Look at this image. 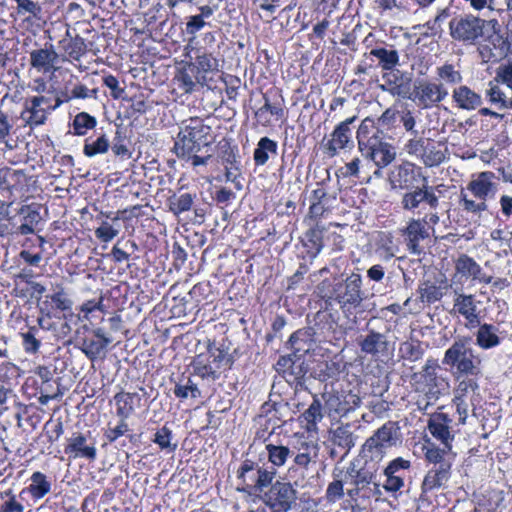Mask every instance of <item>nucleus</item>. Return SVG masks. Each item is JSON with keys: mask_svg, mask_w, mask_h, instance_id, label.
<instances>
[{"mask_svg": "<svg viewBox=\"0 0 512 512\" xmlns=\"http://www.w3.org/2000/svg\"><path fill=\"white\" fill-rule=\"evenodd\" d=\"M210 133L211 127L199 117L182 121L174 143V153L177 157H191L193 152H200L210 145Z\"/></svg>", "mask_w": 512, "mask_h": 512, "instance_id": "3", "label": "nucleus"}, {"mask_svg": "<svg viewBox=\"0 0 512 512\" xmlns=\"http://www.w3.org/2000/svg\"><path fill=\"white\" fill-rule=\"evenodd\" d=\"M455 270L463 277L471 278L479 283L488 284L492 281V276L483 272L481 266L470 256L462 254L455 262Z\"/></svg>", "mask_w": 512, "mask_h": 512, "instance_id": "20", "label": "nucleus"}, {"mask_svg": "<svg viewBox=\"0 0 512 512\" xmlns=\"http://www.w3.org/2000/svg\"><path fill=\"white\" fill-rule=\"evenodd\" d=\"M103 83L110 89V95L113 99L125 100V89L119 85V81L113 75H107L103 78Z\"/></svg>", "mask_w": 512, "mask_h": 512, "instance_id": "60", "label": "nucleus"}, {"mask_svg": "<svg viewBox=\"0 0 512 512\" xmlns=\"http://www.w3.org/2000/svg\"><path fill=\"white\" fill-rule=\"evenodd\" d=\"M322 396L330 416L345 417L362 403L360 396L352 391L325 392Z\"/></svg>", "mask_w": 512, "mask_h": 512, "instance_id": "10", "label": "nucleus"}, {"mask_svg": "<svg viewBox=\"0 0 512 512\" xmlns=\"http://www.w3.org/2000/svg\"><path fill=\"white\" fill-rule=\"evenodd\" d=\"M378 137H380V131L375 127L374 121L370 118H365L356 132L358 149L364 148V145H368V143Z\"/></svg>", "mask_w": 512, "mask_h": 512, "instance_id": "30", "label": "nucleus"}, {"mask_svg": "<svg viewBox=\"0 0 512 512\" xmlns=\"http://www.w3.org/2000/svg\"><path fill=\"white\" fill-rule=\"evenodd\" d=\"M479 389V385L477 381L470 376H466L465 379L459 381L454 393V398L456 399H465L466 396L473 392L475 393Z\"/></svg>", "mask_w": 512, "mask_h": 512, "instance_id": "54", "label": "nucleus"}, {"mask_svg": "<svg viewBox=\"0 0 512 512\" xmlns=\"http://www.w3.org/2000/svg\"><path fill=\"white\" fill-rule=\"evenodd\" d=\"M411 467V461L403 457H397L389 462L384 469V474L399 475L401 470H408Z\"/></svg>", "mask_w": 512, "mask_h": 512, "instance_id": "61", "label": "nucleus"}, {"mask_svg": "<svg viewBox=\"0 0 512 512\" xmlns=\"http://www.w3.org/2000/svg\"><path fill=\"white\" fill-rule=\"evenodd\" d=\"M429 140L424 139L423 137L412 136L404 145V151L410 155L415 156L417 158H421L424 149L426 147V142Z\"/></svg>", "mask_w": 512, "mask_h": 512, "instance_id": "53", "label": "nucleus"}, {"mask_svg": "<svg viewBox=\"0 0 512 512\" xmlns=\"http://www.w3.org/2000/svg\"><path fill=\"white\" fill-rule=\"evenodd\" d=\"M400 439L401 433L398 422L387 421L364 443L363 458L381 461L385 456L386 448L395 446L400 442Z\"/></svg>", "mask_w": 512, "mask_h": 512, "instance_id": "5", "label": "nucleus"}, {"mask_svg": "<svg viewBox=\"0 0 512 512\" xmlns=\"http://www.w3.org/2000/svg\"><path fill=\"white\" fill-rule=\"evenodd\" d=\"M448 96L443 84L421 81L414 85L413 92L408 96L418 107L422 109L432 108Z\"/></svg>", "mask_w": 512, "mask_h": 512, "instance_id": "11", "label": "nucleus"}, {"mask_svg": "<svg viewBox=\"0 0 512 512\" xmlns=\"http://www.w3.org/2000/svg\"><path fill=\"white\" fill-rule=\"evenodd\" d=\"M97 120L94 116L86 112L78 113L72 122L73 134L77 136H84L89 130L96 127Z\"/></svg>", "mask_w": 512, "mask_h": 512, "instance_id": "37", "label": "nucleus"}, {"mask_svg": "<svg viewBox=\"0 0 512 512\" xmlns=\"http://www.w3.org/2000/svg\"><path fill=\"white\" fill-rule=\"evenodd\" d=\"M277 142L269 137H262L253 153V159L257 166H262L269 160V155L277 154Z\"/></svg>", "mask_w": 512, "mask_h": 512, "instance_id": "29", "label": "nucleus"}, {"mask_svg": "<svg viewBox=\"0 0 512 512\" xmlns=\"http://www.w3.org/2000/svg\"><path fill=\"white\" fill-rule=\"evenodd\" d=\"M110 342L111 339H105L104 342H100L95 339L85 338L82 341L80 350L89 360L94 361L104 353Z\"/></svg>", "mask_w": 512, "mask_h": 512, "instance_id": "36", "label": "nucleus"}, {"mask_svg": "<svg viewBox=\"0 0 512 512\" xmlns=\"http://www.w3.org/2000/svg\"><path fill=\"white\" fill-rule=\"evenodd\" d=\"M360 350L365 355L379 360L388 357L390 352V343L387 336L375 330H369L358 340Z\"/></svg>", "mask_w": 512, "mask_h": 512, "instance_id": "16", "label": "nucleus"}, {"mask_svg": "<svg viewBox=\"0 0 512 512\" xmlns=\"http://www.w3.org/2000/svg\"><path fill=\"white\" fill-rule=\"evenodd\" d=\"M418 292L421 301L428 304H432L439 301L444 295L442 288L430 281L423 282L419 286Z\"/></svg>", "mask_w": 512, "mask_h": 512, "instance_id": "40", "label": "nucleus"}, {"mask_svg": "<svg viewBox=\"0 0 512 512\" xmlns=\"http://www.w3.org/2000/svg\"><path fill=\"white\" fill-rule=\"evenodd\" d=\"M291 454L294 453H310L313 455L319 454V445L313 441L310 440L305 435H295L293 437V440L291 442Z\"/></svg>", "mask_w": 512, "mask_h": 512, "instance_id": "39", "label": "nucleus"}, {"mask_svg": "<svg viewBox=\"0 0 512 512\" xmlns=\"http://www.w3.org/2000/svg\"><path fill=\"white\" fill-rule=\"evenodd\" d=\"M356 120L357 116H352L336 125L330 138L324 143L325 153L329 157L336 156L340 150L346 149L352 144V125Z\"/></svg>", "mask_w": 512, "mask_h": 512, "instance_id": "15", "label": "nucleus"}, {"mask_svg": "<svg viewBox=\"0 0 512 512\" xmlns=\"http://www.w3.org/2000/svg\"><path fill=\"white\" fill-rule=\"evenodd\" d=\"M316 292L329 304L335 301L344 313L357 309L365 299L359 273H351L345 279H325L317 285Z\"/></svg>", "mask_w": 512, "mask_h": 512, "instance_id": "1", "label": "nucleus"}, {"mask_svg": "<svg viewBox=\"0 0 512 512\" xmlns=\"http://www.w3.org/2000/svg\"><path fill=\"white\" fill-rule=\"evenodd\" d=\"M485 95L488 101L498 109L506 110L512 108V101L500 87V84L493 79L487 83Z\"/></svg>", "mask_w": 512, "mask_h": 512, "instance_id": "28", "label": "nucleus"}, {"mask_svg": "<svg viewBox=\"0 0 512 512\" xmlns=\"http://www.w3.org/2000/svg\"><path fill=\"white\" fill-rule=\"evenodd\" d=\"M17 4V12L20 15H27L36 19L40 18L42 8L32 0H13Z\"/></svg>", "mask_w": 512, "mask_h": 512, "instance_id": "51", "label": "nucleus"}, {"mask_svg": "<svg viewBox=\"0 0 512 512\" xmlns=\"http://www.w3.org/2000/svg\"><path fill=\"white\" fill-rule=\"evenodd\" d=\"M65 453L73 458H86L91 461L95 460L97 457L95 445H87V438L82 433H74L68 439Z\"/></svg>", "mask_w": 512, "mask_h": 512, "instance_id": "21", "label": "nucleus"}, {"mask_svg": "<svg viewBox=\"0 0 512 512\" xmlns=\"http://www.w3.org/2000/svg\"><path fill=\"white\" fill-rule=\"evenodd\" d=\"M270 512H289L297 501V490L289 482L276 481L262 497Z\"/></svg>", "mask_w": 512, "mask_h": 512, "instance_id": "7", "label": "nucleus"}, {"mask_svg": "<svg viewBox=\"0 0 512 512\" xmlns=\"http://www.w3.org/2000/svg\"><path fill=\"white\" fill-rule=\"evenodd\" d=\"M459 205L464 212L471 214L473 217L477 216L478 218L488 209L486 201L476 198L472 199L463 190L460 193Z\"/></svg>", "mask_w": 512, "mask_h": 512, "instance_id": "35", "label": "nucleus"}, {"mask_svg": "<svg viewBox=\"0 0 512 512\" xmlns=\"http://www.w3.org/2000/svg\"><path fill=\"white\" fill-rule=\"evenodd\" d=\"M398 248L394 244L393 237L390 234L383 233L377 244V252L383 260L392 259L397 252Z\"/></svg>", "mask_w": 512, "mask_h": 512, "instance_id": "44", "label": "nucleus"}, {"mask_svg": "<svg viewBox=\"0 0 512 512\" xmlns=\"http://www.w3.org/2000/svg\"><path fill=\"white\" fill-rule=\"evenodd\" d=\"M474 294H466L461 289H455L453 292V307L450 310L451 315L462 316L465 319V327L474 329L480 325V310Z\"/></svg>", "mask_w": 512, "mask_h": 512, "instance_id": "9", "label": "nucleus"}, {"mask_svg": "<svg viewBox=\"0 0 512 512\" xmlns=\"http://www.w3.org/2000/svg\"><path fill=\"white\" fill-rule=\"evenodd\" d=\"M470 337H460L445 351L442 364L461 376L481 375L482 360L470 345Z\"/></svg>", "mask_w": 512, "mask_h": 512, "instance_id": "4", "label": "nucleus"}, {"mask_svg": "<svg viewBox=\"0 0 512 512\" xmlns=\"http://www.w3.org/2000/svg\"><path fill=\"white\" fill-rule=\"evenodd\" d=\"M400 203L406 211L414 212L422 208L423 205H428L430 209L434 210L439 205V198L433 187L423 184L421 187H414L406 191L402 195Z\"/></svg>", "mask_w": 512, "mask_h": 512, "instance_id": "13", "label": "nucleus"}, {"mask_svg": "<svg viewBox=\"0 0 512 512\" xmlns=\"http://www.w3.org/2000/svg\"><path fill=\"white\" fill-rule=\"evenodd\" d=\"M437 75L441 80L448 84H459L463 79L460 71L456 70L451 64H445L438 67Z\"/></svg>", "mask_w": 512, "mask_h": 512, "instance_id": "52", "label": "nucleus"}, {"mask_svg": "<svg viewBox=\"0 0 512 512\" xmlns=\"http://www.w3.org/2000/svg\"><path fill=\"white\" fill-rule=\"evenodd\" d=\"M22 173L16 170H1L0 171V191L7 193L9 196L15 188L16 182L22 177Z\"/></svg>", "mask_w": 512, "mask_h": 512, "instance_id": "47", "label": "nucleus"}, {"mask_svg": "<svg viewBox=\"0 0 512 512\" xmlns=\"http://www.w3.org/2000/svg\"><path fill=\"white\" fill-rule=\"evenodd\" d=\"M132 398L133 397L131 394H116L115 400L117 403V415L121 418V420L126 421V419L133 412Z\"/></svg>", "mask_w": 512, "mask_h": 512, "instance_id": "50", "label": "nucleus"}, {"mask_svg": "<svg viewBox=\"0 0 512 512\" xmlns=\"http://www.w3.org/2000/svg\"><path fill=\"white\" fill-rule=\"evenodd\" d=\"M179 87L185 93L194 91L196 84H204L206 81L205 75H199L196 71V65L193 63L187 64L176 76Z\"/></svg>", "mask_w": 512, "mask_h": 512, "instance_id": "25", "label": "nucleus"}, {"mask_svg": "<svg viewBox=\"0 0 512 512\" xmlns=\"http://www.w3.org/2000/svg\"><path fill=\"white\" fill-rule=\"evenodd\" d=\"M400 232L405 239L407 249L414 255H420L422 253L420 242L428 239L431 235L430 231H428L427 227L419 218L409 219L407 225L402 228Z\"/></svg>", "mask_w": 512, "mask_h": 512, "instance_id": "17", "label": "nucleus"}, {"mask_svg": "<svg viewBox=\"0 0 512 512\" xmlns=\"http://www.w3.org/2000/svg\"><path fill=\"white\" fill-rule=\"evenodd\" d=\"M25 108L21 113V118L30 126L42 125L47 119V109L38 105L31 98L25 100Z\"/></svg>", "mask_w": 512, "mask_h": 512, "instance_id": "27", "label": "nucleus"}, {"mask_svg": "<svg viewBox=\"0 0 512 512\" xmlns=\"http://www.w3.org/2000/svg\"><path fill=\"white\" fill-rule=\"evenodd\" d=\"M129 431V426L126 421L120 420L119 424L114 428H108L105 431L106 439L112 443L116 441L119 437L123 436L126 432Z\"/></svg>", "mask_w": 512, "mask_h": 512, "instance_id": "64", "label": "nucleus"}, {"mask_svg": "<svg viewBox=\"0 0 512 512\" xmlns=\"http://www.w3.org/2000/svg\"><path fill=\"white\" fill-rule=\"evenodd\" d=\"M379 462L372 458H365L362 466L352 462L347 468L346 475L350 479V483L359 488H366L373 484L375 488L379 489L377 482L379 472Z\"/></svg>", "mask_w": 512, "mask_h": 512, "instance_id": "14", "label": "nucleus"}, {"mask_svg": "<svg viewBox=\"0 0 512 512\" xmlns=\"http://www.w3.org/2000/svg\"><path fill=\"white\" fill-rule=\"evenodd\" d=\"M57 60L58 54L52 45L30 52V64L39 72L47 73L54 70Z\"/></svg>", "mask_w": 512, "mask_h": 512, "instance_id": "23", "label": "nucleus"}, {"mask_svg": "<svg viewBox=\"0 0 512 512\" xmlns=\"http://www.w3.org/2000/svg\"><path fill=\"white\" fill-rule=\"evenodd\" d=\"M485 23L486 20L472 14L454 17L449 22L450 35L456 41L473 45L483 36Z\"/></svg>", "mask_w": 512, "mask_h": 512, "instance_id": "6", "label": "nucleus"}, {"mask_svg": "<svg viewBox=\"0 0 512 512\" xmlns=\"http://www.w3.org/2000/svg\"><path fill=\"white\" fill-rule=\"evenodd\" d=\"M452 420L445 413H434L428 421V430L442 445L452 446L454 434L451 430Z\"/></svg>", "mask_w": 512, "mask_h": 512, "instance_id": "19", "label": "nucleus"}, {"mask_svg": "<svg viewBox=\"0 0 512 512\" xmlns=\"http://www.w3.org/2000/svg\"><path fill=\"white\" fill-rule=\"evenodd\" d=\"M172 431L163 426L154 435L153 442L156 443L161 450H165L167 452H174L177 449V443H172Z\"/></svg>", "mask_w": 512, "mask_h": 512, "instance_id": "48", "label": "nucleus"}, {"mask_svg": "<svg viewBox=\"0 0 512 512\" xmlns=\"http://www.w3.org/2000/svg\"><path fill=\"white\" fill-rule=\"evenodd\" d=\"M174 395L179 399H186L189 396L193 399L201 397V391L190 378L185 383H177L174 387Z\"/></svg>", "mask_w": 512, "mask_h": 512, "instance_id": "45", "label": "nucleus"}, {"mask_svg": "<svg viewBox=\"0 0 512 512\" xmlns=\"http://www.w3.org/2000/svg\"><path fill=\"white\" fill-rule=\"evenodd\" d=\"M38 329L35 326L29 327L27 332L21 333L24 351L28 354H36L41 346L40 340L36 338Z\"/></svg>", "mask_w": 512, "mask_h": 512, "instance_id": "49", "label": "nucleus"}, {"mask_svg": "<svg viewBox=\"0 0 512 512\" xmlns=\"http://www.w3.org/2000/svg\"><path fill=\"white\" fill-rule=\"evenodd\" d=\"M452 99L459 109L472 111L481 107L482 96L466 85L455 88L452 92Z\"/></svg>", "mask_w": 512, "mask_h": 512, "instance_id": "22", "label": "nucleus"}, {"mask_svg": "<svg viewBox=\"0 0 512 512\" xmlns=\"http://www.w3.org/2000/svg\"><path fill=\"white\" fill-rule=\"evenodd\" d=\"M399 352L401 357L411 362L420 360L424 355L422 344L418 340L405 341L400 345Z\"/></svg>", "mask_w": 512, "mask_h": 512, "instance_id": "42", "label": "nucleus"}, {"mask_svg": "<svg viewBox=\"0 0 512 512\" xmlns=\"http://www.w3.org/2000/svg\"><path fill=\"white\" fill-rule=\"evenodd\" d=\"M425 459L433 464L422 482V491L429 492L444 487L451 477V468L456 454L452 446L443 445L442 448L430 441L423 447Z\"/></svg>", "mask_w": 512, "mask_h": 512, "instance_id": "2", "label": "nucleus"}, {"mask_svg": "<svg viewBox=\"0 0 512 512\" xmlns=\"http://www.w3.org/2000/svg\"><path fill=\"white\" fill-rule=\"evenodd\" d=\"M446 152L447 149L442 150L440 144L427 143L420 159L426 167H436L446 160Z\"/></svg>", "mask_w": 512, "mask_h": 512, "instance_id": "34", "label": "nucleus"}, {"mask_svg": "<svg viewBox=\"0 0 512 512\" xmlns=\"http://www.w3.org/2000/svg\"><path fill=\"white\" fill-rule=\"evenodd\" d=\"M303 417L307 422V431H316L318 422L323 418L322 405L319 399L314 398L309 408L303 413Z\"/></svg>", "mask_w": 512, "mask_h": 512, "instance_id": "41", "label": "nucleus"}, {"mask_svg": "<svg viewBox=\"0 0 512 512\" xmlns=\"http://www.w3.org/2000/svg\"><path fill=\"white\" fill-rule=\"evenodd\" d=\"M95 236L102 242H110L112 239H114L118 233L119 230L115 229L110 223L107 221H103L101 225L95 229Z\"/></svg>", "mask_w": 512, "mask_h": 512, "instance_id": "58", "label": "nucleus"}, {"mask_svg": "<svg viewBox=\"0 0 512 512\" xmlns=\"http://www.w3.org/2000/svg\"><path fill=\"white\" fill-rule=\"evenodd\" d=\"M344 496L343 482L342 480H334L329 483L326 489V499L328 502L334 503Z\"/></svg>", "mask_w": 512, "mask_h": 512, "instance_id": "62", "label": "nucleus"}, {"mask_svg": "<svg viewBox=\"0 0 512 512\" xmlns=\"http://www.w3.org/2000/svg\"><path fill=\"white\" fill-rule=\"evenodd\" d=\"M51 301L55 304L56 308L61 311L70 310L73 305V301L66 295L63 287L50 296Z\"/></svg>", "mask_w": 512, "mask_h": 512, "instance_id": "59", "label": "nucleus"}, {"mask_svg": "<svg viewBox=\"0 0 512 512\" xmlns=\"http://www.w3.org/2000/svg\"><path fill=\"white\" fill-rule=\"evenodd\" d=\"M193 369L194 374L202 379L216 380L219 376L216 369H214L211 364L203 363L199 359L195 360Z\"/></svg>", "mask_w": 512, "mask_h": 512, "instance_id": "57", "label": "nucleus"}, {"mask_svg": "<svg viewBox=\"0 0 512 512\" xmlns=\"http://www.w3.org/2000/svg\"><path fill=\"white\" fill-rule=\"evenodd\" d=\"M359 151L365 159L372 161L377 166L376 175H380V170L387 167L396 158L395 148L384 141L381 136L373 139L368 145H364V148Z\"/></svg>", "mask_w": 512, "mask_h": 512, "instance_id": "12", "label": "nucleus"}, {"mask_svg": "<svg viewBox=\"0 0 512 512\" xmlns=\"http://www.w3.org/2000/svg\"><path fill=\"white\" fill-rule=\"evenodd\" d=\"M29 480L30 484L22 489L20 496L27 492L34 501H38L51 492L52 483L44 473L36 471Z\"/></svg>", "mask_w": 512, "mask_h": 512, "instance_id": "24", "label": "nucleus"}, {"mask_svg": "<svg viewBox=\"0 0 512 512\" xmlns=\"http://www.w3.org/2000/svg\"><path fill=\"white\" fill-rule=\"evenodd\" d=\"M370 55L379 60V66L382 70H393L399 63V54L395 49H386L377 47L370 51Z\"/></svg>", "mask_w": 512, "mask_h": 512, "instance_id": "32", "label": "nucleus"}, {"mask_svg": "<svg viewBox=\"0 0 512 512\" xmlns=\"http://www.w3.org/2000/svg\"><path fill=\"white\" fill-rule=\"evenodd\" d=\"M478 327L475 334L476 345L483 349L488 350L498 346L501 343L500 337L497 335L498 328L492 324L483 323Z\"/></svg>", "mask_w": 512, "mask_h": 512, "instance_id": "26", "label": "nucleus"}, {"mask_svg": "<svg viewBox=\"0 0 512 512\" xmlns=\"http://www.w3.org/2000/svg\"><path fill=\"white\" fill-rule=\"evenodd\" d=\"M331 441L334 445L348 452L355 446V436L348 424L338 426L332 432Z\"/></svg>", "mask_w": 512, "mask_h": 512, "instance_id": "31", "label": "nucleus"}, {"mask_svg": "<svg viewBox=\"0 0 512 512\" xmlns=\"http://www.w3.org/2000/svg\"><path fill=\"white\" fill-rule=\"evenodd\" d=\"M193 64L196 65V71L199 75L218 71L219 67L218 60L212 54L207 53L197 55L196 62Z\"/></svg>", "mask_w": 512, "mask_h": 512, "instance_id": "46", "label": "nucleus"}, {"mask_svg": "<svg viewBox=\"0 0 512 512\" xmlns=\"http://www.w3.org/2000/svg\"><path fill=\"white\" fill-rule=\"evenodd\" d=\"M67 54L74 60H79L87 51L85 40L77 36L65 48Z\"/></svg>", "mask_w": 512, "mask_h": 512, "instance_id": "56", "label": "nucleus"}, {"mask_svg": "<svg viewBox=\"0 0 512 512\" xmlns=\"http://www.w3.org/2000/svg\"><path fill=\"white\" fill-rule=\"evenodd\" d=\"M19 214L23 216V221L33 225H37L42 219L39 211L32 205L22 206Z\"/></svg>", "mask_w": 512, "mask_h": 512, "instance_id": "63", "label": "nucleus"}, {"mask_svg": "<svg viewBox=\"0 0 512 512\" xmlns=\"http://www.w3.org/2000/svg\"><path fill=\"white\" fill-rule=\"evenodd\" d=\"M110 140L104 133L100 134L95 140L87 138L83 146V154L86 157H94L99 154H104L109 150Z\"/></svg>", "mask_w": 512, "mask_h": 512, "instance_id": "33", "label": "nucleus"}, {"mask_svg": "<svg viewBox=\"0 0 512 512\" xmlns=\"http://www.w3.org/2000/svg\"><path fill=\"white\" fill-rule=\"evenodd\" d=\"M495 174L491 171H484L477 174L468 184L466 190L469 191L474 198L487 202L489 198H493L497 191V184L494 182Z\"/></svg>", "mask_w": 512, "mask_h": 512, "instance_id": "18", "label": "nucleus"}, {"mask_svg": "<svg viewBox=\"0 0 512 512\" xmlns=\"http://www.w3.org/2000/svg\"><path fill=\"white\" fill-rule=\"evenodd\" d=\"M275 476V468H265L250 460L244 461L238 470V478L254 492H263L272 484Z\"/></svg>", "mask_w": 512, "mask_h": 512, "instance_id": "8", "label": "nucleus"}, {"mask_svg": "<svg viewBox=\"0 0 512 512\" xmlns=\"http://www.w3.org/2000/svg\"><path fill=\"white\" fill-rule=\"evenodd\" d=\"M269 461L277 467L283 466L291 455V449L283 445H266Z\"/></svg>", "mask_w": 512, "mask_h": 512, "instance_id": "43", "label": "nucleus"}, {"mask_svg": "<svg viewBox=\"0 0 512 512\" xmlns=\"http://www.w3.org/2000/svg\"><path fill=\"white\" fill-rule=\"evenodd\" d=\"M196 194L182 193L169 198V208L175 215L189 211L194 203Z\"/></svg>", "mask_w": 512, "mask_h": 512, "instance_id": "38", "label": "nucleus"}, {"mask_svg": "<svg viewBox=\"0 0 512 512\" xmlns=\"http://www.w3.org/2000/svg\"><path fill=\"white\" fill-rule=\"evenodd\" d=\"M493 80L506 85L509 89L512 88V60L497 67Z\"/></svg>", "mask_w": 512, "mask_h": 512, "instance_id": "55", "label": "nucleus"}]
</instances>
